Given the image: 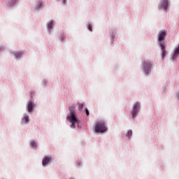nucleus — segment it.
<instances>
[{
  "label": "nucleus",
  "mask_w": 179,
  "mask_h": 179,
  "mask_svg": "<svg viewBox=\"0 0 179 179\" xmlns=\"http://www.w3.org/2000/svg\"><path fill=\"white\" fill-rule=\"evenodd\" d=\"M48 29H49V31H51L52 29V22H50L48 24Z\"/></svg>",
  "instance_id": "11"
},
{
  "label": "nucleus",
  "mask_w": 179,
  "mask_h": 179,
  "mask_svg": "<svg viewBox=\"0 0 179 179\" xmlns=\"http://www.w3.org/2000/svg\"><path fill=\"white\" fill-rule=\"evenodd\" d=\"M34 107L35 103L34 102H32L31 101H29V102H27V111H29V113H31L32 111H34Z\"/></svg>",
  "instance_id": "6"
},
{
  "label": "nucleus",
  "mask_w": 179,
  "mask_h": 179,
  "mask_svg": "<svg viewBox=\"0 0 179 179\" xmlns=\"http://www.w3.org/2000/svg\"><path fill=\"white\" fill-rule=\"evenodd\" d=\"M52 160V157H44L43 160L42 161V164L43 166H46L49 164V162Z\"/></svg>",
  "instance_id": "7"
},
{
  "label": "nucleus",
  "mask_w": 179,
  "mask_h": 179,
  "mask_svg": "<svg viewBox=\"0 0 179 179\" xmlns=\"http://www.w3.org/2000/svg\"><path fill=\"white\" fill-rule=\"evenodd\" d=\"M22 55H23V52H17L14 53V56L15 57V58H20V57H22Z\"/></svg>",
  "instance_id": "10"
},
{
  "label": "nucleus",
  "mask_w": 179,
  "mask_h": 179,
  "mask_svg": "<svg viewBox=\"0 0 179 179\" xmlns=\"http://www.w3.org/2000/svg\"><path fill=\"white\" fill-rule=\"evenodd\" d=\"M87 27L89 29V31H92V24L90 23L87 24Z\"/></svg>",
  "instance_id": "12"
},
{
  "label": "nucleus",
  "mask_w": 179,
  "mask_h": 179,
  "mask_svg": "<svg viewBox=\"0 0 179 179\" xmlns=\"http://www.w3.org/2000/svg\"><path fill=\"white\" fill-rule=\"evenodd\" d=\"M178 55H179V45L176 49V52H174V55H173V59H176Z\"/></svg>",
  "instance_id": "9"
},
{
  "label": "nucleus",
  "mask_w": 179,
  "mask_h": 179,
  "mask_svg": "<svg viewBox=\"0 0 179 179\" xmlns=\"http://www.w3.org/2000/svg\"><path fill=\"white\" fill-rule=\"evenodd\" d=\"M126 136L127 137H131L132 136V131H129V132H127V134H126Z\"/></svg>",
  "instance_id": "14"
},
{
  "label": "nucleus",
  "mask_w": 179,
  "mask_h": 179,
  "mask_svg": "<svg viewBox=\"0 0 179 179\" xmlns=\"http://www.w3.org/2000/svg\"><path fill=\"white\" fill-rule=\"evenodd\" d=\"M61 1H62V3H65L66 2V0H61Z\"/></svg>",
  "instance_id": "18"
},
{
  "label": "nucleus",
  "mask_w": 179,
  "mask_h": 179,
  "mask_svg": "<svg viewBox=\"0 0 179 179\" xmlns=\"http://www.w3.org/2000/svg\"><path fill=\"white\" fill-rule=\"evenodd\" d=\"M85 113L87 116H89V110L87 109H85Z\"/></svg>",
  "instance_id": "17"
},
{
  "label": "nucleus",
  "mask_w": 179,
  "mask_h": 179,
  "mask_svg": "<svg viewBox=\"0 0 179 179\" xmlns=\"http://www.w3.org/2000/svg\"><path fill=\"white\" fill-rule=\"evenodd\" d=\"M78 107H79V110H81L82 108H83V103H78Z\"/></svg>",
  "instance_id": "15"
},
{
  "label": "nucleus",
  "mask_w": 179,
  "mask_h": 179,
  "mask_svg": "<svg viewBox=\"0 0 179 179\" xmlns=\"http://www.w3.org/2000/svg\"><path fill=\"white\" fill-rule=\"evenodd\" d=\"M27 122H29V116L25 115L24 116V122L27 123Z\"/></svg>",
  "instance_id": "13"
},
{
  "label": "nucleus",
  "mask_w": 179,
  "mask_h": 179,
  "mask_svg": "<svg viewBox=\"0 0 179 179\" xmlns=\"http://www.w3.org/2000/svg\"><path fill=\"white\" fill-rule=\"evenodd\" d=\"M67 120L71 122V127H72V129H74L76 124H78V119H77V117H76L74 114L73 107L69 108V116L67 117Z\"/></svg>",
  "instance_id": "2"
},
{
  "label": "nucleus",
  "mask_w": 179,
  "mask_h": 179,
  "mask_svg": "<svg viewBox=\"0 0 179 179\" xmlns=\"http://www.w3.org/2000/svg\"><path fill=\"white\" fill-rule=\"evenodd\" d=\"M31 146L32 148H36V145L35 141H31Z\"/></svg>",
  "instance_id": "16"
},
{
  "label": "nucleus",
  "mask_w": 179,
  "mask_h": 179,
  "mask_svg": "<svg viewBox=\"0 0 179 179\" xmlns=\"http://www.w3.org/2000/svg\"><path fill=\"white\" fill-rule=\"evenodd\" d=\"M107 131V128L104 125V122L103 120H101L99 122H97L96 123L95 126V131L97 133H103Z\"/></svg>",
  "instance_id": "3"
},
{
  "label": "nucleus",
  "mask_w": 179,
  "mask_h": 179,
  "mask_svg": "<svg viewBox=\"0 0 179 179\" xmlns=\"http://www.w3.org/2000/svg\"><path fill=\"white\" fill-rule=\"evenodd\" d=\"M143 67L144 68L146 75L150 73L152 64L150 61H144V62H143Z\"/></svg>",
  "instance_id": "4"
},
{
  "label": "nucleus",
  "mask_w": 179,
  "mask_h": 179,
  "mask_svg": "<svg viewBox=\"0 0 179 179\" xmlns=\"http://www.w3.org/2000/svg\"><path fill=\"white\" fill-rule=\"evenodd\" d=\"M140 104L139 103H134V106L133 107V111H132V118L134 119L136 117V115H137L138 112L139 111Z\"/></svg>",
  "instance_id": "5"
},
{
  "label": "nucleus",
  "mask_w": 179,
  "mask_h": 179,
  "mask_svg": "<svg viewBox=\"0 0 179 179\" xmlns=\"http://www.w3.org/2000/svg\"><path fill=\"white\" fill-rule=\"evenodd\" d=\"M166 35H167V31H160L158 33L157 37H158V42L159 43V47H161V50L162 52V59L166 57V55H167V52L166 51V47L164 46V38H166Z\"/></svg>",
  "instance_id": "1"
},
{
  "label": "nucleus",
  "mask_w": 179,
  "mask_h": 179,
  "mask_svg": "<svg viewBox=\"0 0 179 179\" xmlns=\"http://www.w3.org/2000/svg\"><path fill=\"white\" fill-rule=\"evenodd\" d=\"M178 96H179V94H178Z\"/></svg>",
  "instance_id": "20"
},
{
  "label": "nucleus",
  "mask_w": 179,
  "mask_h": 179,
  "mask_svg": "<svg viewBox=\"0 0 179 179\" xmlns=\"http://www.w3.org/2000/svg\"><path fill=\"white\" fill-rule=\"evenodd\" d=\"M162 8L164 10H167L168 8V0H162Z\"/></svg>",
  "instance_id": "8"
},
{
  "label": "nucleus",
  "mask_w": 179,
  "mask_h": 179,
  "mask_svg": "<svg viewBox=\"0 0 179 179\" xmlns=\"http://www.w3.org/2000/svg\"><path fill=\"white\" fill-rule=\"evenodd\" d=\"M1 49H2V50H3V47H1Z\"/></svg>",
  "instance_id": "19"
}]
</instances>
